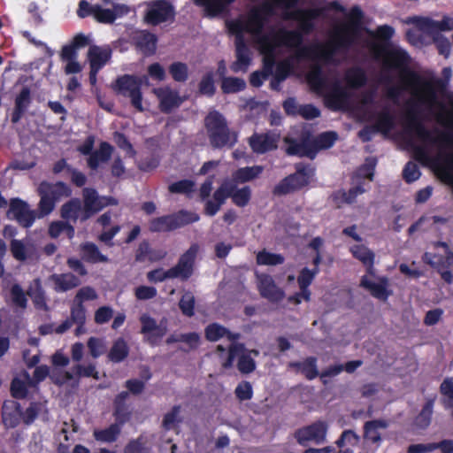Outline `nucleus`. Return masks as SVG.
<instances>
[{"mask_svg": "<svg viewBox=\"0 0 453 453\" xmlns=\"http://www.w3.org/2000/svg\"><path fill=\"white\" fill-rule=\"evenodd\" d=\"M410 56L401 48L385 50V65L406 75L410 85L420 88L418 103L429 108H440L437 121L453 130V92L447 93L452 76V70L446 66L441 70V77L426 79L408 68Z\"/></svg>", "mask_w": 453, "mask_h": 453, "instance_id": "obj_1", "label": "nucleus"}, {"mask_svg": "<svg viewBox=\"0 0 453 453\" xmlns=\"http://www.w3.org/2000/svg\"><path fill=\"white\" fill-rule=\"evenodd\" d=\"M270 44L273 47L270 51L267 48L265 51L275 52L277 47L285 46L290 49H296V58L298 60L311 58L323 60L326 63L333 61L335 55V48L331 43L325 45L315 44L311 46L303 45V36L299 30H288L280 28L278 31L272 29Z\"/></svg>", "mask_w": 453, "mask_h": 453, "instance_id": "obj_2", "label": "nucleus"}, {"mask_svg": "<svg viewBox=\"0 0 453 453\" xmlns=\"http://www.w3.org/2000/svg\"><path fill=\"white\" fill-rule=\"evenodd\" d=\"M405 130L414 134L426 144L441 147L453 146V134L427 129L422 122L416 104H411L406 113Z\"/></svg>", "mask_w": 453, "mask_h": 453, "instance_id": "obj_3", "label": "nucleus"}, {"mask_svg": "<svg viewBox=\"0 0 453 453\" xmlns=\"http://www.w3.org/2000/svg\"><path fill=\"white\" fill-rule=\"evenodd\" d=\"M204 127L214 149H232L238 142V134L229 128L226 119L219 111H209L204 118Z\"/></svg>", "mask_w": 453, "mask_h": 453, "instance_id": "obj_4", "label": "nucleus"}, {"mask_svg": "<svg viewBox=\"0 0 453 453\" xmlns=\"http://www.w3.org/2000/svg\"><path fill=\"white\" fill-rule=\"evenodd\" d=\"M199 219L200 216L197 213L182 209L172 214L151 219L149 222V230L151 233L172 232Z\"/></svg>", "mask_w": 453, "mask_h": 453, "instance_id": "obj_5", "label": "nucleus"}, {"mask_svg": "<svg viewBox=\"0 0 453 453\" xmlns=\"http://www.w3.org/2000/svg\"><path fill=\"white\" fill-rule=\"evenodd\" d=\"M314 168L303 164L296 165V172L283 178L273 189L277 196H286L303 189L311 182Z\"/></svg>", "mask_w": 453, "mask_h": 453, "instance_id": "obj_6", "label": "nucleus"}, {"mask_svg": "<svg viewBox=\"0 0 453 453\" xmlns=\"http://www.w3.org/2000/svg\"><path fill=\"white\" fill-rule=\"evenodd\" d=\"M38 193L41 197L39 210L43 216H46L54 210L55 204L59 199L71 196L72 189L63 181L56 183L42 181L39 185Z\"/></svg>", "mask_w": 453, "mask_h": 453, "instance_id": "obj_7", "label": "nucleus"}, {"mask_svg": "<svg viewBox=\"0 0 453 453\" xmlns=\"http://www.w3.org/2000/svg\"><path fill=\"white\" fill-rule=\"evenodd\" d=\"M142 79L133 74L119 76L112 84L113 90L130 98L132 106L140 112L144 111L142 93Z\"/></svg>", "mask_w": 453, "mask_h": 453, "instance_id": "obj_8", "label": "nucleus"}, {"mask_svg": "<svg viewBox=\"0 0 453 453\" xmlns=\"http://www.w3.org/2000/svg\"><path fill=\"white\" fill-rule=\"evenodd\" d=\"M414 158L424 165H434L444 176V178L453 184V155L447 154L442 156L441 153L437 157H432L425 146H415L413 148Z\"/></svg>", "mask_w": 453, "mask_h": 453, "instance_id": "obj_9", "label": "nucleus"}, {"mask_svg": "<svg viewBox=\"0 0 453 453\" xmlns=\"http://www.w3.org/2000/svg\"><path fill=\"white\" fill-rule=\"evenodd\" d=\"M363 18L364 12L359 6L351 7L347 14V23L342 28V35L330 42L335 48V51L338 48H347L351 44L350 34H356L361 29Z\"/></svg>", "mask_w": 453, "mask_h": 453, "instance_id": "obj_10", "label": "nucleus"}, {"mask_svg": "<svg viewBox=\"0 0 453 453\" xmlns=\"http://www.w3.org/2000/svg\"><path fill=\"white\" fill-rule=\"evenodd\" d=\"M236 357H238L237 369L241 373L249 374L255 371L256 361L249 353H245L243 343L234 342L229 346L227 357L223 362L222 366L225 369L231 368Z\"/></svg>", "mask_w": 453, "mask_h": 453, "instance_id": "obj_11", "label": "nucleus"}, {"mask_svg": "<svg viewBox=\"0 0 453 453\" xmlns=\"http://www.w3.org/2000/svg\"><path fill=\"white\" fill-rule=\"evenodd\" d=\"M328 425L324 420H317L311 425L300 427L294 433L297 443L305 446L308 441H314L316 444L325 442Z\"/></svg>", "mask_w": 453, "mask_h": 453, "instance_id": "obj_12", "label": "nucleus"}, {"mask_svg": "<svg viewBox=\"0 0 453 453\" xmlns=\"http://www.w3.org/2000/svg\"><path fill=\"white\" fill-rule=\"evenodd\" d=\"M395 127V117L388 108H384L377 115V120L374 125L365 126L358 132V137L367 142L372 139L375 133L388 134Z\"/></svg>", "mask_w": 453, "mask_h": 453, "instance_id": "obj_13", "label": "nucleus"}, {"mask_svg": "<svg viewBox=\"0 0 453 453\" xmlns=\"http://www.w3.org/2000/svg\"><path fill=\"white\" fill-rule=\"evenodd\" d=\"M267 21L264 17H261L257 12L251 10L249 14L246 24V32L251 34L256 42L259 47L268 49L270 51L273 47L270 44V39L272 35V30L269 33H264L265 25Z\"/></svg>", "mask_w": 453, "mask_h": 453, "instance_id": "obj_14", "label": "nucleus"}, {"mask_svg": "<svg viewBox=\"0 0 453 453\" xmlns=\"http://www.w3.org/2000/svg\"><path fill=\"white\" fill-rule=\"evenodd\" d=\"M423 260L433 267L447 284L453 283V273L450 271L453 268V252L451 250L446 251L445 256L426 252Z\"/></svg>", "mask_w": 453, "mask_h": 453, "instance_id": "obj_15", "label": "nucleus"}, {"mask_svg": "<svg viewBox=\"0 0 453 453\" xmlns=\"http://www.w3.org/2000/svg\"><path fill=\"white\" fill-rule=\"evenodd\" d=\"M199 250L196 243L192 244L179 258L177 264L171 267L173 278H180L181 280H188L194 272L195 261Z\"/></svg>", "mask_w": 453, "mask_h": 453, "instance_id": "obj_16", "label": "nucleus"}, {"mask_svg": "<svg viewBox=\"0 0 453 453\" xmlns=\"http://www.w3.org/2000/svg\"><path fill=\"white\" fill-rule=\"evenodd\" d=\"M173 16L174 9L170 3L165 0H156L149 5L145 14V21L156 26L167 21Z\"/></svg>", "mask_w": 453, "mask_h": 453, "instance_id": "obj_17", "label": "nucleus"}, {"mask_svg": "<svg viewBox=\"0 0 453 453\" xmlns=\"http://www.w3.org/2000/svg\"><path fill=\"white\" fill-rule=\"evenodd\" d=\"M350 94L342 87L339 81H335L330 86L329 90L324 95L325 104L333 111H339L347 107Z\"/></svg>", "mask_w": 453, "mask_h": 453, "instance_id": "obj_18", "label": "nucleus"}, {"mask_svg": "<svg viewBox=\"0 0 453 453\" xmlns=\"http://www.w3.org/2000/svg\"><path fill=\"white\" fill-rule=\"evenodd\" d=\"M280 134L273 132L254 133L249 138V145L256 154H265L278 148Z\"/></svg>", "mask_w": 453, "mask_h": 453, "instance_id": "obj_19", "label": "nucleus"}, {"mask_svg": "<svg viewBox=\"0 0 453 453\" xmlns=\"http://www.w3.org/2000/svg\"><path fill=\"white\" fill-rule=\"evenodd\" d=\"M257 289L263 298L273 303L280 302L285 297L284 291L276 285L269 274L257 275Z\"/></svg>", "mask_w": 453, "mask_h": 453, "instance_id": "obj_20", "label": "nucleus"}, {"mask_svg": "<svg viewBox=\"0 0 453 453\" xmlns=\"http://www.w3.org/2000/svg\"><path fill=\"white\" fill-rule=\"evenodd\" d=\"M324 8H313L306 10H297L288 14L286 18L300 21L299 31L303 35H309L314 30L313 20L323 16Z\"/></svg>", "mask_w": 453, "mask_h": 453, "instance_id": "obj_21", "label": "nucleus"}, {"mask_svg": "<svg viewBox=\"0 0 453 453\" xmlns=\"http://www.w3.org/2000/svg\"><path fill=\"white\" fill-rule=\"evenodd\" d=\"M142 327L141 334L147 336L148 342L155 346L166 333V327L158 326L156 319L147 313H143L139 319Z\"/></svg>", "mask_w": 453, "mask_h": 453, "instance_id": "obj_22", "label": "nucleus"}, {"mask_svg": "<svg viewBox=\"0 0 453 453\" xmlns=\"http://www.w3.org/2000/svg\"><path fill=\"white\" fill-rule=\"evenodd\" d=\"M82 196L83 211L81 214V221L84 222L96 213L102 211V206H100L98 193L95 188H84L82 190Z\"/></svg>", "mask_w": 453, "mask_h": 453, "instance_id": "obj_23", "label": "nucleus"}, {"mask_svg": "<svg viewBox=\"0 0 453 453\" xmlns=\"http://www.w3.org/2000/svg\"><path fill=\"white\" fill-rule=\"evenodd\" d=\"M133 42L135 49L145 57H150L156 53L157 37L147 30L137 33L133 37Z\"/></svg>", "mask_w": 453, "mask_h": 453, "instance_id": "obj_24", "label": "nucleus"}, {"mask_svg": "<svg viewBox=\"0 0 453 453\" xmlns=\"http://www.w3.org/2000/svg\"><path fill=\"white\" fill-rule=\"evenodd\" d=\"M167 252L164 250H156L150 247L148 240H142L134 252V259L136 262L142 263L146 260L154 263L164 259Z\"/></svg>", "mask_w": 453, "mask_h": 453, "instance_id": "obj_25", "label": "nucleus"}, {"mask_svg": "<svg viewBox=\"0 0 453 453\" xmlns=\"http://www.w3.org/2000/svg\"><path fill=\"white\" fill-rule=\"evenodd\" d=\"M360 286L369 290L373 297L381 301H387L392 294V291L388 289V280L387 277L380 278V281L376 283L370 280L367 276L365 275L361 278Z\"/></svg>", "mask_w": 453, "mask_h": 453, "instance_id": "obj_26", "label": "nucleus"}, {"mask_svg": "<svg viewBox=\"0 0 453 453\" xmlns=\"http://www.w3.org/2000/svg\"><path fill=\"white\" fill-rule=\"evenodd\" d=\"M129 394L127 391L119 393L113 400V417L115 423L123 426L131 418V411L126 401Z\"/></svg>", "mask_w": 453, "mask_h": 453, "instance_id": "obj_27", "label": "nucleus"}, {"mask_svg": "<svg viewBox=\"0 0 453 453\" xmlns=\"http://www.w3.org/2000/svg\"><path fill=\"white\" fill-rule=\"evenodd\" d=\"M22 414L20 403L14 400H5L2 405V419L4 426L13 428L19 423Z\"/></svg>", "mask_w": 453, "mask_h": 453, "instance_id": "obj_28", "label": "nucleus"}, {"mask_svg": "<svg viewBox=\"0 0 453 453\" xmlns=\"http://www.w3.org/2000/svg\"><path fill=\"white\" fill-rule=\"evenodd\" d=\"M317 363L316 357H308L302 362H289L288 367L293 369L296 372L302 373L308 380H312L319 376Z\"/></svg>", "mask_w": 453, "mask_h": 453, "instance_id": "obj_29", "label": "nucleus"}, {"mask_svg": "<svg viewBox=\"0 0 453 453\" xmlns=\"http://www.w3.org/2000/svg\"><path fill=\"white\" fill-rule=\"evenodd\" d=\"M31 102V89L27 86H24L15 98L14 109L12 113V123H18L21 119Z\"/></svg>", "mask_w": 453, "mask_h": 453, "instance_id": "obj_30", "label": "nucleus"}, {"mask_svg": "<svg viewBox=\"0 0 453 453\" xmlns=\"http://www.w3.org/2000/svg\"><path fill=\"white\" fill-rule=\"evenodd\" d=\"M159 99V109L163 113H170L173 109L178 108L183 103L178 91L169 88L161 89L157 93Z\"/></svg>", "mask_w": 453, "mask_h": 453, "instance_id": "obj_31", "label": "nucleus"}, {"mask_svg": "<svg viewBox=\"0 0 453 453\" xmlns=\"http://www.w3.org/2000/svg\"><path fill=\"white\" fill-rule=\"evenodd\" d=\"M112 50L109 46H91L88 52L89 67L101 70L111 59Z\"/></svg>", "mask_w": 453, "mask_h": 453, "instance_id": "obj_32", "label": "nucleus"}, {"mask_svg": "<svg viewBox=\"0 0 453 453\" xmlns=\"http://www.w3.org/2000/svg\"><path fill=\"white\" fill-rule=\"evenodd\" d=\"M81 257L88 264L108 263L109 258L104 255L99 248L92 242H85L79 247Z\"/></svg>", "mask_w": 453, "mask_h": 453, "instance_id": "obj_33", "label": "nucleus"}, {"mask_svg": "<svg viewBox=\"0 0 453 453\" xmlns=\"http://www.w3.org/2000/svg\"><path fill=\"white\" fill-rule=\"evenodd\" d=\"M113 147L107 142H102L98 150H95L88 158L87 164L91 170H97L100 163L108 162L112 155Z\"/></svg>", "mask_w": 453, "mask_h": 453, "instance_id": "obj_34", "label": "nucleus"}, {"mask_svg": "<svg viewBox=\"0 0 453 453\" xmlns=\"http://www.w3.org/2000/svg\"><path fill=\"white\" fill-rule=\"evenodd\" d=\"M235 53L236 60L231 65V70L234 73L246 72L251 62L250 49L246 42L241 40L240 43H235Z\"/></svg>", "mask_w": 453, "mask_h": 453, "instance_id": "obj_35", "label": "nucleus"}, {"mask_svg": "<svg viewBox=\"0 0 453 453\" xmlns=\"http://www.w3.org/2000/svg\"><path fill=\"white\" fill-rule=\"evenodd\" d=\"M344 81L349 88L358 89L367 84L368 77L364 68L352 66L346 70Z\"/></svg>", "mask_w": 453, "mask_h": 453, "instance_id": "obj_36", "label": "nucleus"}, {"mask_svg": "<svg viewBox=\"0 0 453 453\" xmlns=\"http://www.w3.org/2000/svg\"><path fill=\"white\" fill-rule=\"evenodd\" d=\"M388 426V422L384 419H373L366 421L364 424V439L373 444L380 445L382 441L379 429H385Z\"/></svg>", "mask_w": 453, "mask_h": 453, "instance_id": "obj_37", "label": "nucleus"}, {"mask_svg": "<svg viewBox=\"0 0 453 453\" xmlns=\"http://www.w3.org/2000/svg\"><path fill=\"white\" fill-rule=\"evenodd\" d=\"M83 211L81 201L79 198H71L65 203L60 209L61 218L65 221L76 223L81 220V214Z\"/></svg>", "mask_w": 453, "mask_h": 453, "instance_id": "obj_38", "label": "nucleus"}, {"mask_svg": "<svg viewBox=\"0 0 453 453\" xmlns=\"http://www.w3.org/2000/svg\"><path fill=\"white\" fill-rule=\"evenodd\" d=\"M51 280L57 292H66L81 285L80 279L71 273L52 274Z\"/></svg>", "mask_w": 453, "mask_h": 453, "instance_id": "obj_39", "label": "nucleus"}, {"mask_svg": "<svg viewBox=\"0 0 453 453\" xmlns=\"http://www.w3.org/2000/svg\"><path fill=\"white\" fill-rule=\"evenodd\" d=\"M352 256L366 266L369 274H373L374 253L363 244L354 245L350 248Z\"/></svg>", "mask_w": 453, "mask_h": 453, "instance_id": "obj_40", "label": "nucleus"}, {"mask_svg": "<svg viewBox=\"0 0 453 453\" xmlns=\"http://www.w3.org/2000/svg\"><path fill=\"white\" fill-rule=\"evenodd\" d=\"M441 403L444 410L450 412L453 419V376L445 378L440 385Z\"/></svg>", "mask_w": 453, "mask_h": 453, "instance_id": "obj_41", "label": "nucleus"}, {"mask_svg": "<svg viewBox=\"0 0 453 453\" xmlns=\"http://www.w3.org/2000/svg\"><path fill=\"white\" fill-rule=\"evenodd\" d=\"M129 355V347L124 338L119 337L112 343L107 357L115 364L123 362Z\"/></svg>", "mask_w": 453, "mask_h": 453, "instance_id": "obj_42", "label": "nucleus"}, {"mask_svg": "<svg viewBox=\"0 0 453 453\" xmlns=\"http://www.w3.org/2000/svg\"><path fill=\"white\" fill-rule=\"evenodd\" d=\"M121 426L114 422L104 429L94 430L93 436L97 441L111 443L117 441L121 433Z\"/></svg>", "mask_w": 453, "mask_h": 453, "instance_id": "obj_43", "label": "nucleus"}, {"mask_svg": "<svg viewBox=\"0 0 453 453\" xmlns=\"http://www.w3.org/2000/svg\"><path fill=\"white\" fill-rule=\"evenodd\" d=\"M434 401L435 398L427 399L419 413L415 417L414 425L417 427L426 429L430 426L434 413Z\"/></svg>", "mask_w": 453, "mask_h": 453, "instance_id": "obj_44", "label": "nucleus"}, {"mask_svg": "<svg viewBox=\"0 0 453 453\" xmlns=\"http://www.w3.org/2000/svg\"><path fill=\"white\" fill-rule=\"evenodd\" d=\"M307 81L311 89L318 94H322V90L326 87V80L319 65L311 69L307 75Z\"/></svg>", "mask_w": 453, "mask_h": 453, "instance_id": "obj_45", "label": "nucleus"}, {"mask_svg": "<svg viewBox=\"0 0 453 453\" xmlns=\"http://www.w3.org/2000/svg\"><path fill=\"white\" fill-rule=\"evenodd\" d=\"M194 2L196 5L204 7L209 14L214 16L221 13L235 0H194Z\"/></svg>", "mask_w": 453, "mask_h": 453, "instance_id": "obj_46", "label": "nucleus"}, {"mask_svg": "<svg viewBox=\"0 0 453 453\" xmlns=\"http://www.w3.org/2000/svg\"><path fill=\"white\" fill-rule=\"evenodd\" d=\"M263 171L262 165L246 166L236 170L233 176L235 181L244 183L257 178Z\"/></svg>", "mask_w": 453, "mask_h": 453, "instance_id": "obj_47", "label": "nucleus"}, {"mask_svg": "<svg viewBox=\"0 0 453 453\" xmlns=\"http://www.w3.org/2000/svg\"><path fill=\"white\" fill-rule=\"evenodd\" d=\"M233 190L230 198L232 202L238 207H245L251 199V189L249 186L237 188L234 181H232Z\"/></svg>", "mask_w": 453, "mask_h": 453, "instance_id": "obj_48", "label": "nucleus"}, {"mask_svg": "<svg viewBox=\"0 0 453 453\" xmlns=\"http://www.w3.org/2000/svg\"><path fill=\"white\" fill-rule=\"evenodd\" d=\"M246 88V82L238 77H224L221 80V90L224 94H234Z\"/></svg>", "mask_w": 453, "mask_h": 453, "instance_id": "obj_49", "label": "nucleus"}, {"mask_svg": "<svg viewBox=\"0 0 453 453\" xmlns=\"http://www.w3.org/2000/svg\"><path fill=\"white\" fill-rule=\"evenodd\" d=\"M198 92L207 97H212L215 95L216 87L213 71L211 70L203 75L198 84Z\"/></svg>", "mask_w": 453, "mask_h": 453, "instance_id": "obj_50", "label": "nucleus"}, {"mask_svg": "<svg viewBox=\"0 0 453 453\" xmlns=\"http://www.w3.org/2000/svg\"><path fill=\"white\" fill-rule=\"evenodd\" d=\"M73 372H74L77 381L81 378H93L96 380H99V372L96 370V365L93 363L87 365L77 364L73 366Z\"/></svg>", "mask_w": 453, "mask_h": 453, "instance_id": "obj_51", "label": "nucleus"}, {"mask_svg": "<svg viewBox=\"0 0 453 453\" xmlns=\"http://www.w3.org/2000/svg\"><path fill=\"white\" fill-rule=\"evenodd\" d=\"M195 181L192 180H180L175 182L171 183L168 186V190L172 194H183L188 196L195 191Z\"/></svg>", "mask_w": 453, "mask_h": 453, "instance_id": "obj_52", "label": "nucleus"}, {"mask_svg": "<svg viewBox=\"0 0 453 453\" xmlns=\"http://www.w3.org/2000/svg\"><path fill=\"white\" fill-rule=\"evenodd\" d=\"M147 437L143 434L130 440L124 448V453H150Z\"/></svg>", "mask_w": 453, "mask_h": 453, "instance_id": "obj_53", "label": "nucleus"}, {"mask_svg": "<svg viewBox=\"0 0 453 453\" xmlns=\"http://www.w3.org/2000/svg\"><path fill=\"white\" fill-rule=\"evenodd\" d=\"M37 281L38 285L36 288L33 290L27 291V295L31 297L35 309L48 311L49 306L46 302L45 292L40 285L39 280H37Z\"/></svg>", "mask_w": 453, "mask_h": 453, "instance_id": "obj_54", "label": "nucleus"}, {"mask_svg": "<svg viewBox=\"0 0 453 453\" xmlns=\"http://www.w3.org/2000/svg\"><path fill=\"white\" fill-rule=\"evenodd\" d=\"M173 80L177 82H185L188 78V65L183 62H173L168 67Z\"/></svg>", "mask_w": 453, "mask_h": 453, "instance_id": "obj_55", "label": "nucleus"}, {"mask_svg": "<svg viewBox=\"0 0 453 453\" xmlns=\"http://www.w3.org/2000/svg\"><path fill=\"white\" fill-rule=\"evenodd\" d=\"M195 296L189 291L185 292L179 301L180 310L181 311L183 315L188 318H191L195 315Z\"/></svg>", "mask_w": 453, "mask_h": 453, "instance_id": "obj_56", "label": "nucleus"}, {"mask_svg": "<svg viewBox=\"0 0 453 453\" xmlns=\"http://www.w3.org/2000/svg\"><path fill=\"white\" fill-rule=\"evenodd\" d=\"M285 258L280 254L271 253L266 250L259 251L257 255V263L262 265H281Z\"/></svg>", "mask_w": 453, "mask_h": 453, "instance_id": "obj_57", "label": "nucleus"}, {"mask_svg": "<svg viewBox=\"0 0 453 453\" xmlns=\"http://www.w3.org/2000/svg\"><path fill=\"white\" fill-rule=\"evenodd\" d=\"M226 327L219 323H211L204 328V336L207 341L214 342L225 337Z\"/></svg>", "mask_w": 453, "mask_h": 453, "instance_id": "obj_58", "label": "nucleus"}, {"mask_svg": "<svg viewBox=\"0 0 453 453\" xmlns=\"http://www.w3.org/2000/svg\"><path fill=\"white\" fill-rule=\"evenodd\" d=\"M70 319L73 324L79 325V327H84L86 323V309L81 302H73L70 309Z\"/></svg>", "mask_w": 453, "mask_h": 453, "instance_id": "obj_59", "label": "nucleus"}, {"mask_svg": "<svg viewBox=\"0 0 453 453\" xmlns=\"http://www.w3.org/2000/svg\"><path fill=\"white\" fill-rule=\"evenodd\" d=\"M337 134L334 131H327L323 132L319 134L317 137H315L313 140L319 149V150H326L331 148L335 141L337 140Z\"/></svg>", "mask_w": 453, "mask_h": 453, "instance_id": "obj_60", "label": "nucleus"}, {"mask_svg": "<svg viewBox=\"0 0 453 453\" xmlns=\"http://www.w3.org/2000/svg\"><path fill=\"white\" fill-rule=\"evenodd\" d=\"M360 441V436L351 429L344 430L336 440L335 444L339 449L344 448L346 444L357 446Z\"/></svg>", "mask_w": 453, "mask_h": 453, "instance_id": "obj_61", "label": "nucleus"}, {"mask_svg": "<svg viewBox=\"0 0 453 453\" xmlns=\"http://www.w3.org/2000/svg\"><path fill=\"white\" fill-rule=\"evenodd\" d=\"M319 273V268H312V269H309L307 267L303 268L300 271L299 275L297 277V283H298L299 288H309Z\"/></svg>", "mask_w": 453, "mask_h": 453, "instance_id": "obj_62", "label": "nucleus"}, {"mask_svg": "<svg viewBox=\"0 0 453 453\" xmlns=\"http://www.w3.org/2000/svg\"><path fill=\"white\" fill-rule=\"evenodd\" d=\"M233 190L232 180H225L221 185L214 191L212 198L220 205H223L226 200L230 197Z\"/></svg>", "mask_w": 453, "mask_h": 453, "instance_id": "obj_63", "label": "nucleus"}, {"mask_svg": "<svg viewBox=\"0 0 453 453\" xmlns=\"http://www.w3.org/2000/svg\"><path fill=\"white\" fill-rule=\"evenodd\" d=\"M160 164V158L157 155L150 154L142 157L137 162V167L142 172H151L157 168Z\"/></svg>", "mask_w": 453, "mask_h": 453, "instance_id": "obj_64", "label": "nucleus"}]
</instances>
